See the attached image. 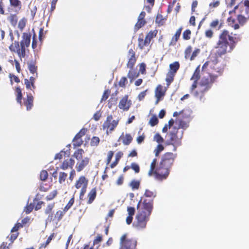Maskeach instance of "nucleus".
Here are the masks:
<instances>
[{"mask_svg": "<svg viewBox=\"0 0 249 249\" xmlns=\"http://www.w3.org/2000/svg\"><path fill=\"white\" fill-rule=\"evenodd\" d=\"M73 161V160L72 159H70L69 160H65L61 166V168L63 170L67 169L70 166V164H72Z\"/></svg>", "mask_w": 249, "mask_h": 249, "instance_id": "nucleus-33", "label": "nucleus"}, {"mask_svg": "<svg viewBox=\"0 0 249 249\" xmlns=\"http://www.w3.org/2000/svg\"><path fill=\"white\" fill-rule=\"evenodd\" d=\"M25 22L23 19H21L19 21L18 24V27L21 30H22L23 29L25 26Z\"/></svg>", "mask_w": 249, "mask_h": 249, "instance_id": "nucleus-57", "label": "nucleus"}, {"mask_svg": "<svg viewBox=\"0 0 249 249\" xmlns=\"http://www.w3.org/2000/svg\"><path fill=\"white\" fill-rule=\"evenodd\" d=\"M191 32L189 30H185L183 33V38L185 40H189L190 38Z\"/></svg>", "mask_w": 249, "mask_h": 249, "instance_id": "nucleus-41", "label": "nucleus"}, {"mask_svg": "<svg viewBox=\"0 0 249 249\" xmlns=\"http://www.w3.org/2000/svg\"><path fill=\"white\" fill-rule=\"evenodd\" d=\"M143 39H139V46L141 48V49H142L144 46H147L148 45H149L151 41V40L146 36L145 40L143 41V44L141 46V42H143Z\"/></svg>", "mask_w": 249, "mask_h": 249, "instance_id": "nucleus-31", "label": "nucleus"}, {"mask_svg": "<svg viewBox=\"0 0 249 249\" xmlns=\"http://www.w3.org/2000/svg\"><path fill=\"white\" fill-rule=\"evenodd\" d=\"M16 92L17 93V100L19 104L21 103V99L22 97V94L20 89L18 87L16 88Z\"/></svg>", "mask_w": 249, "mask_h": 249, "instance_id": "nucleus-34", "label": "nucleus"}, {"mask_svg": "<svg viewBox=\"0 0 249 249\" xmlns=\"http://www.w3.org/2000/svg\"><path fill=\"white\" fill-rule=\"evenodd\" d=\"M183 133V131L181 130L180 135H178V129L174 126L173 130L167 135L168 139L166 141V144L167 145H173L174 151H176L177 147L180 146L181 144V139L182 137Z\"/></svg>", "mask_w": 249, "mask_h": 249, "instance_id": "nucleus-4", "label": "nucleus"}, {"mask_svg": "<svg viewBox=\"0 0 249 249\" xmlns=\"http://www.w3.org/2000/svg\"><path fill=\"white\" fill-rule=\"evenodd\" d=\"M73 203H74V198H72L70 200V201L68 202V203L67 204V205L64 208V211L67 212L71 207V206L73 205Z\"/></svg>", "mask_w": 249, "mask_h": 249, "instance_id": "nucleus-43", "label": "nucleus"}, {"mask_svg": "<svg viewBox=\"0 0 249 249\" xmlns=\"http://www.w3.org/2000/svg\"><path fill=\"white\" fill-rule=\"evenodd\" d=\"M102 240V237L101 235H98L96 239L94 240L93 244L94 245L99 244L101 242Z\"/></svg>", "mask_w": 249, "mask_h": 249, "instance_id": "nucleus-62", "label": "nucleus"}, {"mask_svg": "<svg viewBox=\"0 0 249 249\" xmlns=\"http://www.w3.org/2000/svg\"><path fill=\"white\" fill-rule=\"evenodd\" d=\"M22 226L20 223H18L12 229L11 232H14L18 231L20 227H22Z\"/></svg>", "mask_w": 249, "mask_h": 249, "instance_id": "nucleus-60", "label": "nucleus"}, {"mask_svg": "<svg viewBox=\"0 0 249 249\" xmlns=\"http://www.w3.org/2000/svg\"><path fill=\"white\" fill-rule=\"evenodd\" d=\"M235 42L234 38L229 35V32L224 30L220 35L219 39L215 46L217 49L216 54L219 56L225 54L228 46H230L229 52L232 51L234 47Z\"/></svg>", "mask_w": 249, "mask_h": 249, "instance_id": "nucleus-3", "label": "nucleus"}, {"mask_svg": "<svg viewBox=\"0 0 249 249\" xmlns=\"http://www.w3.org/2000/svg\"><path fill=\"white\" fill-rule=\"evenodd\" d=\"M109 94V91H108V90H105L101 99V102H102L104 100H107Z\"/></svg>", "mask_w": 249, "mask_h": 249, "instance_id": "nucleus-58", "label": "nucleus"}, {"mask_svg": "<svg viewBox=\"0 0 249 249\" xmlns=\"http://www.w3.org/2000/svg\"><path fill=\"white\" fill-rule=\"evenodd\" d=\"M100 139L97 137H93L91 139L90 144L92 146H97L99 143Z\"/></svg>", "mask_w": 249, "mask_h": 249, "instance_id": "nucleus-40", "label": "nucleus"}, {"mask_svg": "<svg viewBox=\"0 0 249 249\" xmlns=\"http://www.w3.org/2000/svg\"><path fill=\"white\" fill-rule=\"evenodd\" d=\"M157 195L156 191H151L148 189H146L144 193V196L147 197H155Z\"/></svg>", "mask_w": 249, "mask_h": 249, "instance_id": "nucleus-32", "label": "nucleus"}, {"mask_svg": "<svg viewBox=\"0 0 249 249\" xmlns=\"http://www.w3.org/2000/svg\"><path fill=\"white\" fill-rule=\"evenodd\" d=\"M57 194V191L56 190H54L53 191L49 196H47L48 199L51 200L53 199Z\"/></svg>", "mask_w": 249, "mask_h": 249, "instance_id": "nucleus-63", "label": "nucleus"}, {"mask_svg": "<svg viewBox=\"0 0 249 249\" xmlns=\"http://www.w3.org/2000/svg\"><path fill=\"white\" fill-rule=\"evenodd\" d=\"M131 168L133 169L136 173H138L140 172L139 166L135 163H132L131 164Z\"/></svg>", "mask_w": 249, "mask_h": 249, "instance_id": "nucleus-46", "label": "nucleus"}, {"mask_svg": "<svg viewBox=\"0 0 249 249\" xmlns=\"http://www.w3.org/2000/svg\"><path fill=\"white\" fill-rule=\"evenodd\" d=\"M158 123V119L156 116H152L149 121V124L152 126L157 124Z\"/></svg>", "mask_w": 249, "mask_h": 249, "instance_id": "nucleus-39", "label": "nucleus"}, {"mask_svg": "<svg viewBox=\"0 0 249 249\" xmlns=\"http://www.w3.org/2000/svg\"><path fill=\"white\" fill-rule=\"evenodd\" d=\"M112 115H109L107 118L106 121L104 123L103 127L104 129H107V133L108 134V129L111 132L116 127L118 124V121L113 120Z\"/></svg>", "mask_w": 249, "mask_h": 249, "instance_id": "nucleus-6", "label": "nucleus"}, {"mask_svg": "<svg viewBox=\"0 0 249 249\" xmlns=\"http://www.w3.org/2000/svg\"><path fill=\"white\" fill-rule=\"evenodd\" d=\"M145 23V21L144 20L138 19L137 23L135 25V27L139 29L143 26Z\"/></svg>", "mask_w": 249, "mask_h": 249, "instance_id": "nucleus-45", "label": "nucleus"}, {"mask_svg": "<svg viewBox=\"0 0 249 249\" xmlns=\"http://www.w3.org/2000/svg\"><path fill=\"white\" fill-rule=\"evenodd\" d=\"M127 211L129 215L132 216L134 214L135 212V209L134 207H128Z\"/></svg>", "mask_w": 249, "mask_h": 249, "instance_id": "nucleus-50", "label": "nucleus"}, {"mask_svg": "<svg viewBox=\"0 0 249 249\" xmlns=\"http://www.w3.org/2000/svg\"><path fill=\"white\" fill-rule=\"evenodd\" d=\"M200 92L201 94H203L211 88V86H205V87H203V88H202L200 86Z\"/></svg>", "mask_w": 249, "mask_h": 249, "instance_id": "nucleus-52", "label": "nucleus"}, {"mask_svg": "<svg viewBox=\"0 0 249 249\" xmlns=\"http://www.w3.org/2000/svg\"><path fill=\"white\" fill-rule=\"evenodd\" d=\"M218 75L214 74H209L207 76H204L201 80L200 86L203 88L205 86H211L217 77Z\"/></svg>", "mask_w": 249, "mask_h": 249, "instance_id": "nucleus-7", "label": "nucleus"}, {"mask_svg": "<svg viewBox=\"0 0 249 249\" xmlns=\"http://www.w3.org/2000/svg\"><path fill=\"white\" fill-rule=\"evenodd\" d=\"M217 63V59L215 58H214V60H213V61H207V62H206L202 68V71H204L205 70V69H206L208 67H210L211 68H212L213 65V64H214L215 65V64H216Z\"/></svg>", "mask_w": 249, "mask_h": 249, "instance_id": "nucleus-22", "label": "nucleus"}, {"mask_svg": "<svg viewBox=\"0 0 249 249\" xmlns=\"http://www.w3.org/2000/svg\"><path fill=\"white\" fill-rule=\"evenodd\" d=\"M130 101H128V96H125L120 101L118 107L124 110H128L130 107Z\"/></svg>", "mask_w": 249, "mask_h": 249, "instance_id": "nucleus-10", "label": "nucleus"}, {"mask_svg": "<svg viewBox=\"0 0 249 249\" xmlns=\"http://www.w3.org/2000/svg\"><path fill=\"white\" fill-rule=\"evenodd\" d=\"M127 57H128V62L127 64V67L132 69L136 61L135 57V53L133 49H130L128 51Z\"/></svg>", "mask_w": 249, "mask_h": 249, "instance_id": "nucleus-8", "label": "nucleus"}, {"mask_svg": "<svg viewBox=\"0 0 249 249\" xmlns=\"http://www.w3.org/2000/svg\"><path fill=\"white\" fill-rule=\"evenodd\" d=\"M140 184V181L133 180L130 183L129 186L132 188L133 190H137L139 188Z\"/></svg>", "mask_w": 249, "mask_h": 249, "instance_id": "nucleus-30", "label": "nucleus"}, {"mask_svg": "<svg viewBox=\"0 0 249 249\" xmlns=\"http://www.w3.org/2000/svg\"><path fill=\"white\" fill-rule=\"evenodd\" d=\"M137 208L138 213L136 217V221L133 225L138 230L144 229L153 210V200L147 202L145 199L142 202V198L137 204Z\"/></svg>", "mask_w": 249, "mask_h": 249, "instance_id": "nucleus-1", "label": "nucleus"}, {"mask_svg": "<svg viewBox=\"0 0 249 249\" xmlns=\"http://www.w3.org/2000/svg\"><path fill=\"white\" fill-rule=\"evenodd\" d=\"M179 68V64L178 62H175L174 63L170 65V72H174L175 74Z\"/></svg>", "mask_w": 249, "mask_h": 249, "instance_id": "nucleus-21", "label": "nucleus"}, {"mask_svg": "<svg viewBox=\"0 0 249 249\" xmlns=\"http://www.w3.org/2000/svg\"><path fill=\"white\" fill-rule=\"evenodd\" d=\"M123 155V153L121 152H119L117 153L116 155V160L115 161L112 163L110 165V167L111 168H113L114 167L116 166V165L118 163V161L121 158L122 156Z\"/></svg>", "mask_w": 249, "mask_h": 249, "instance_id": "nucleus-29", "label": "nucleus"}, {"mask_svg": "<svg viewBox=\"0 0 249 249\" xmlns=\"http://www.w3.org/2000/svg\"><path fill=\"white\" fill-rule=\"evenodd\" d=\"M10 4L12 6L18 8L20 10L21 8V2L19 0H10Z\"/></svg>", "mask_w": 249, "mask_h": 249, "instance_id": "nucleus-26", "label": "nucleus"}, {"mask_svg": "<svg viewBox=\"0 0 249 249\" xmlns=\"http://www.w3.org/2000/svg\"><path fill=\"white\" fill-rule=\"evenodd\" d=\"M200 78V68L199 66H198L196 69L193 76H192L191 80L197 81Z\"/></svg>", "mask_w": 249, "mask_h": 249, "instance_id": "nucleus-23", "label": "nucleus"}, {"mask_svg": "<svg viewBox=\"0 0 249 249\" xmlns=\"http://www.w3.org/2000/svg\"><path fill=\"white\" fill-rule=\"evenodd\" d=\"M87 187L86 186V184H85L84 186H83L82 187V188L81 189L80 194V199H83V196H84L85 195V193L86 192Z\"/></svg>", "mask_w": 249, "mask_h": 249, "instance_id": "nucleus-55", "label": "nucleus"}, {"mask_svg": "<svg viewBox=\"0 0 249 249\" xmlns=\"http://www.w3.org/2000/svg\"><path fill=\"white\" fill-rule=\"evenodd\" d=\"M120 249H136L137 242L135 239H126V235H123L120 239Z\"/></svg>", "mask_w": 249, "mask_h": 249, "instance_id": "nucleus-5", "label": "nucleus"}, {"mask_svg": "<svg viewBox=\"0 0 249 249\" xmlns=\"http://www.w3.org/2000/svg\"><path fill=\"white\" fill-rule=\"evenodd\" d=\"M48 174L46 171L42 170L40 172V178L42 181H45L48 178Z\"/></svg>", "mask_w": 249, "mask_h": 249, "instance_id": "nucleus-38", "label": "nucleus"}, {"mask_svg": "<svg viewBox=\"0 0 249 249\" xmlns=\"http://www.w3.org/2000/svg\"><path fill=\"white\" fill-rule=\"evenodd\" d=\"M87 132L86 128H82L80 132L77 133L73 139V142H74L73 145L75 146H80L82 143V141L81 140L79 141L81 137L84 136Z\"/></svg>", "mask_w": 249, "mask_h": 249, "instance_id": "nucleus-9", "label": "nucleus"}, {"mask_svg": "<svg viewBox=\"0 0 249 249\" xmlns=\"http://www.w3.org/2000/svg\"><path fill=\"white\" fill-rule=\"evenodd\" d=\"M176 155L171 152L165 153L162 157L161 161L155 174L156 178L160 179H165L169 174V168L172 166Z\"/></svg>", "mask_w": 249, "mask_h": 249, "instance_id": "nucleus-2", "label": "nucleus"}, {"mask_svg": "<svg viewBox=\"0 0 249 249\" xmlns=\"http://www.w3.org/2000/svg\"><path fill=\"white\" fill-rule=\"evenodd\" d=\"M53 237V234H51L47 239L45 244H42L39 248V249L41 248H45L51 242Z\"/></svg>", "mask_w": 249, "mask_h": 249, "instance_id": "nucleus-42", "label": "nucleus"}, {"mask_svg": "<svg viewBox=\"0 0 249 249\" xmlns=\"http://www.w3.org/2000/svg\"><path fill=\"white\" fill-rule=\"evenodd\" d=\"M175 74L174 72H169L166 76V81L167 82V86H169L171 82L174 80V77Z\"/></svg>", "mask_w": 249, "mask_h": 249, "instance_id": "nucleus-28", "label": "nucleus"}, {"mask_svg": "<svg viewBox=\"0 0 249 249\" xmlns=\"http://www.w3.org/2000/svg\"><path fill=\"white\" fill-rule=\"evenodd\" d=\"M244 5L245 6V11L247 13L248 18H249V0H246L244 2Z\"/></svg>", "mask_w": 249, "mask_h": 249, "instance_id": "nucleus-51", "label": "nucleus"}, {"mask_svg": "<svg viewBox=\"0 0 249 249\" xmlns=\"http://www.w3.org/2000/svg\"><path fill=\"white\" fill-rule=\"evenodd\" d=\"M25 47L20 46V48L17 50V53L18 55V56L21 59V58H24L26 55V50Z\"/></svg>", "mask_w": 249, "mask_h": 249, "instance_id": "nucleus-24", "label": "nucleus"}, {"mask_svg": "<svg viewBox=\"0 0 249 249\" xmlns=\"http://www.w3.org/2000/svg\"><path fill=\"white\" fill-rule=\"evenodd\" d=\"M53 207V204H49L47 206V207L45 210V213L48 214V213H50L52 211Z\"/></svg>", "mask_w": 249, "mask_h": 249, "instance_id": "nucleus-59", "label": "nucleus"}, {"mask_svg": "<svg viewBox=\"0 0 249 249\" xmlns=\"http://www.w3.org/2000/svg\"><path fill=\"white\" fill-rule=\"evenodd\" d=\"M65 212H64V211H59L57 212L55 214V217H57L58 220H60L62 218V216H63Z\"/></svg>", "mask_w": 249, "mask_h": 249, "instance_id": "nucleus-56", "label": "nucleus"}, {"mask_svg": "<svg viewBox=\"0 0 249 249\" xmlns=\"http://www.w3.org/2000/svg\"><path fill=\"white\" fill-rule=\"evenodd\" d=\"M164 95V93L162 91V87L161 85H159L155 90V96L157 98L156 101V104L159 103L160 98L163 96Z\"/></svg>", "mask_w": 249, "mask_h": 249, "instance_id": "nucleus-13", "label": "nucleus"}, {"mask_svg": "<svg viewBox=\"0 0 249 249\" xmlns=\"http://www.w3.org/2000/svg\"><path fill=\"white\" fill-rule=\"evenodd\" d=\"M157 34V30H155L153 32L151 31L146 35V36L150 40H151L154 36H156Z\"/></svg>", "mask_w": 249, "mask_h": 249, "instance_id": "nucleus-48", "label": "nucleus"}, {"mask_svg": "<svg viewBox=\"0 0 249 249\" xmlns=\"http://www.w3.org/2000/svg\"><path fill=\"white\" fill-rule=\"evenodd\" d=\"M154 140L159 143H162L164 142L163 138L158 133L156 134L154 137Z\"/></svg>", "mask_w": 249, "mask_h": 249, "instance_id": "nucleus-36", "label": "nucleus"}, {"mask_svg": "<svg viewBox=\"0 0 249 249\" xmlns=\"http://www.w3.org/2000/svg\"><path fill=\"white\" fill-rule=\"evenodd\" d=\"M192 50V48L190 46H188L186 48L185 52L186 57H187L188 56H189L190 55Z\"/></svg>", "mask_w": 249, "mask_h": 249, "instance_id": "nucleus-61", "label": "nucleus"}, {"mask_svg": "<svg viewBox=\"0 0 249 249\" xmlns=\"http://www.w3.org/2000/svg\"><path fill=\"white\" fill-rule=\"evenodd\" d=\"M84 153V151L82 149H79L76 151L73 156L78 160H80L82 158V156Z\"/></svg>", "mask_w": 249, "mask_h": 249, "instance_id": "nucleus-27", "label": "nucleus"}, {"mask_svg": "<svg viewBox=\"0 0 249 249\" xmlns=\"http://www.w3.org/2000/svg\"><path fill=\"white\" fill-rule=\"evenodd\" d=\"M182 31V28H179L176 32L175 35L173 36L170 43L169 46H174L176 45L177 41L179 38Z\"/></svg>", "mask_w": 249, "mask_h": 249, "instance_id": "nucleus-15", "label": "nucleus"}, {"mask_svg": "<svg viewBox=\"0 0 249 249\" xmlns=\"http://www.w3.org/2000/svg\"><path fill=\"white\" fill-rule=\"evenodd\" d=\"M8 20L10 21L11 25L15 26L18 21V17L16 15H11L7 18Z\"/></svg>", "mask_w": 249, "mask_h": 249, "instance_id": "nucleus-25", "label": "nucleus"}, {"mask_svg": "<svg viewBox=\"0 0 249 249\" xmlns=\"http://www.w3.org/2000/svg\"><path fill=\"white\" fill-rule=\"evenodd\" d=\"M199 52H200L199 49H197L195 50L193 52V53L192 54V56L191 57V60H193L194 59V58L195 57H196L197 56V55L199 53Z\"/></svg>", "mask_w": 249, "mask_h": 249, "instance_id": "nucleus-64", "label": "nucleus"}, {"mask_svg": "<svg viewBox=\"0 0 249 249\" xmlns=\"http://www.w3.org/2000/svg\"><path fill=\"white\" fill-rule=\"evenodd\" d=\"M113 154H114V153L112 151H110L108 153L107 158V164H108L109 163V162H110V161L112 158V157L113 156Z\"/></svg>", "mask_w": 249, "mask_h": 249, "instance_id": "nucleus-54", "label": "nucleus"}, {"mask_svg": "<svg viewBox=\"0 0 249 249\" xmlns=\"http://www.w3.org/2000/svg\"><path fill=\"white\" fill-rule=\"evenodd\" d=\"M33 97L31 94H27V99L25 104L26 106L27 110L30 109L33 106Z\"/></svg>", "mask_w": 249, "mask_h": 249, "instance_id": "nucleus-19", "label": "nucleus"}, {"mask_svg": "<svg viewBox=\"0 0 249 249\" xmlns=\"http://www.w3.org/2000/svg\"><path fill=\"white\" fill-rule=\"evenodd\" d=\"M225 65L223 64H218V60H217V63L215 64H213L212 67V69L214 70L216 72L219 73V75H221L222 73L223 70L224 69Z\"/></svg>", "mask_w": 249, "mask_h": 249, "instance_id": "nucleus-18", "label": "nucleus"}, {"mask_svg": "<svg viewBox=\"0 0 249 249\" xmlns=\"http://www.w3.org/2000/svg\"><path fill=\"white\" fill-rule=\"evenodd\" d=\"M127 82V79L125 77H122L119 82V85L121 87H124L125 86L126 83Z\"/></svg>", "mask_w": 249, "mask_h": 249, "instance_id": "nucleus-49", "label": "nucleus"}, {"mask_svg": "<svg viewBox=\"0 0 249 249\" xmlns=\"http://www.w3.org/2000/svg\"><path fill=\"white\" fill-rule=\"evenodd\" d=\"M31 37L30 34L24 33L22 35V40L20 42V46L28 47L30 44Z\"/></svg>", "mask_w": 249, "mask_h": 249, "instance_id": "nucleus-11", "label": "nucleus"}, {"mask_svg": "<svg viewBox=\"0 0 249 249\" xmlns=\"http://www.w3.org/2000/svg\"><path fill=\"white\" fill-rule=\"evenodd\" d=\"M238 20L240 24H243L246 21V18L244 16L239 15Z\"/></svg>", "mask_w": 249, "mask_h": 249, "instance_id": "nucleus-53", "label": "nucleus"}, {"mask_svg": "<svg viewBox=\"0 0 249 249\" xmlns=\"http://www.w3.org/2000/svg\"><path fill=\"white\" fill-rule=\"evenodd\" d=\"M120 139H123V143L124 145H129L132 142L133 138L129 134H126L124 136V133H122Z\"/></svg>", "mask_w": 249, "mask_h": 249, "instance_id": "nucleus-16", "label": "nucleus"}, {"mask_svg": "<svg viewBox=\"0 0 249 249\" xmlns=\"http://www.w3.org/2000/svg\"><path fill=\"white\" fill-rule=\"evenodd\" d=\"M67 177V174L64 172H60L59 174V182L60 183H62L63 182H64L66 178Z\"/></svg>", "mask_w": 249, "mask_h": 249, "instance_id": "nucleus-37", "label": "nucleus"}, {"mask_svg": "<svg viewBox=\"0 0 249 249\" xmlns=\"http://www.w3.org/2000/svg\"><path fill=\"white\" fill-rule=\"evenodd\" d=\"M85 184H86V186L87 187L88 180H86L84 177L82 176L80 177L79 179L76 181L75 187L77 189H79L80 188H82V187L84 186Z\"/></svg>", "mask_w": 249, "mask_h": 249, "instance_id": "nucleus-14", "label": "nucleus"}, {"mask_svg": "<svg viewBox=\"0 0 249 249\" xmlns=\"http://www.w3.org/2000/svg\"><path fill=\"white\" fill-rule=\"evenodd\" d=\"M96 196V191L95 188L92 189L88 195V196L89 197L88 203L89 204L91 203L94 200Z\"/></svg>", "mask_w": 249, "mask_h": 249, "instance_id": "nucleus-20", "label": "nucleus"}, {"mask_svg": "<svg viewBox=\"0 0 249 249\" xmlns=\"http://www.w3.org/2000/svg\"><path fill=\"white\" fill-rule=\"evenodd\" d=\"M164 149V147L161 144H158L155 149L154 152L155 153V156L156 157L158 156L160 153Z\"/></svg>", "mask_w": 249, "mask_h": 249, "instance_id": "nucleus-35", "label": "nucleus"}, {"mask_svg": "<svg viewBox=\"0 0 249 249\" xmlns=\"http://www.w3.org/2000/svg\"><path fill=\"white\" fill-rule=\"evenodd\" d=\"M34 207V205L31 203L30 205L27 206L24 210L26 214H29L30 213L32 210H33Z\"/></svg>", "mask_w": 249, "mask_h": 249, "instance_id": "nucleus-44", "label": "nucleus"}, {"mask_svg": "<svg viewBox=\"0 0 249 249\" xmlns=\"http://www.w3.org/2000/svg\"><path fill=\"white\" fill-rule=\"evenodd\" d=\"M27 65L28 69L30 72L33 74L36 73V75H37V66H36V61L34 60H31L30 61L27 63Z\"/></svg>", "mask_w": 249, "mask_h": 249, "instance_id": "nucleus-17", "label": "nucleus"}, {"mask_svg": "<svg viewBox=\"0 0 249 249\" xmlns=\"http://www.w3.org/2000/svg\"><path fill=\"white\" fill-rule=\"evenodd\" d=\"M89 159L87 157L85 158L77 164V171L80 172L82 171L89 163Z\"/></svg>", "mask_w": 249, "mask_h": 249, "instance_id": "nucleus-12", "label": "nucleus"}, {"mask_svg": "<svg viewBox=\"0 0 249 249\" xmlns=\"http://www.w3.org/2000/svg\"><path fill=\"white\" fill-rule=\"evenodd\" d=\"M156 22L160 24H163V19L162 16L160 14H158L156 18Z\"/></svg>", "mask_w": 249, "mask_h": 249, "instance_id": "nucleus-47", "label": "nucleus"}]
</instances>
